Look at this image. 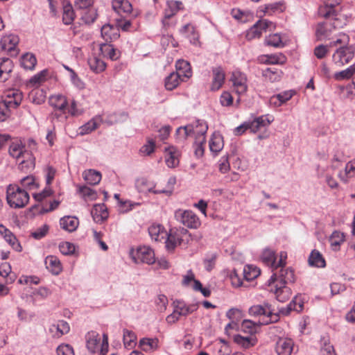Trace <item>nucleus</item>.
<instances>
[{
	"mask_svg": "<svg viewBox=\"0 0 355 355\" xmlns=\"http://www.w3.org/2000/svg\"><path fill=\"white\" fill-rule=\"evenodd\" d=\"M261 273L260 269L254 265H246L243 268V277L247 281H252Z\"/></svg>",
	"mask_w": 355,
	"mask_h": 355,
	"instance_id": "nucleus-54",
	"label": "nucleus"
},
{
	"mask_svg": "<svg viewBox=\"0 0 355 355\" xmlns=\"http://www.w3.org/2000/svg\"><path fill=\"white\" fill-rule=\"evenodd\" d=\"M51 294V291L49 288L45 286H41L38 288L35 289L31 296L33 302L37 301L44 300L46 299Z\"/></svg>",
	"mask_w": 355,
	"mask_h": 355,
	"instance_id": "nucleus-55",
	"label": "nucleus"
},
{
	"mask_svg": "<svg viewBox=\"0 0 355 355\" xmlns=\"http://www.w3.org/2000/svg\"><path fill=\"white\" fill-rule=\"evenodd\" d=\"M279 272H274L268 280L269 283L287 284L294 282V272L290 268L281 267Z\"/></svg>",
	"mask_w": 355,
	"mask_h": 355,
	"instance_id": "nucleus-16",
	"label": "nucleus"
},
{
	"mask_svg": "<svg viewBox=\"0 0 355 355\" xmlns=\"http://www.w3.org/2000/svg\"><path fill=\"white\" fill-rule=\"evenodd\" d=\"M78 218L75 216H65L60 220V227L69 232H74L78 228Z\"/></svg>",
	"mask_w": 355,
	"mask_h": 355,
	"instance_id": "nucleus-35",
	"label": "nucleus"
},
{
	"mask_svg": "<svg viewBox=\"0 0 355 355\" xmlns=\"http://www.w3.org/2000/svg\"><path fill=\"white\" fill-rule=\"evenodd\" d=\"M83 178L87 184L91 185H96L101 180V173L94 169L85 170L83 173Z\"/></svg>",
	"mask_w": 355,
	"mask_h": 355,
	"instance_id": "nucleus-44",
	"label": "nucleus"
},
{
	"mask_svg": "<svg viewBox=\"0 0 355 355\" xmlns=\"http://www.w3.org/2000/svg\"><path fill=\"white\" fill-rule=\"evenodd\" d=\"M23 99L22 93L17 89H9L3 92L2 101L10 109L17 108Z\"/></svg>",
	"mask_w": 355,
	"mask_h": 355,
	"instance_id": "nucleus-15",
	"label": "nucleus"
},
{
	"mask_svg": "<svg viewBox=\"0 0 355 355\" xmlns=\"http://www.w3.org/2000/svg\"><path fill=\"white\" fill-rule=\"evenodd\" d=\"M272 23L266 19H260L257 21L249 30L246 32V38L248 40H252L261 37L262 33L266 31L268 28H270Z\"/></svg>",
	"mask_w": 355,
	"mask_h": 355,
	"instance_id": "nucleus-17",
	"label": "nucleus"
},
{
	"mask_svg": "<svg viewBox=\"0 0 355 355\" xmlns=\"http://www.w3.org/2000/svg\"><path fill=\"white\" fill-rule=\"evenodd\" d=\"M148 233L150 238L159 242H164L167 236V232L159 224H153L148 227Z\"/></svg>",
	"mask_w": 355,
	"mask_h": 355,
	"instance_id": "nucleus-30",
	"label": "nucleus"
},
{
	"mask_svg": "<svg viewBox=\"0 0 355 355\" xmlns=\"http://www.w3.org/2000/svg\"><path fill=\"white\" fill-rule=\"evenodd\" d=\"M230 82L232 83L234 91L236 94L242 95L246 93L248 85L245 73L239 70L234 71L231 75Z\"/></svg>",
	"mask_w": 355,
	"mask_h": 355,
	"instance_id": "nucleus-13",
	"label": "nucleus"
},
{
	"mask_svg": "<svg viewBox=\"0 0 355 355\" xmlns=\"http://www.w3.org/2000/svg\"><path fill=\"white\" fill-rule=\"evenodd\" d=\"M67 103L66 97L62 94H54L49 98L50 105L60 111L64 110Z\"/></svg>",
	"mask_w": 355,
	"mask_h": 355,
	"instance_id": "nucleus-45",
	"label": "nucleus"
},
{
	"mask_svg": "<svg viewBox=\"0 0 355 355\" xmlns=\"http://www.w3.org/2000/svg\"><path fill=\"white\" fill-rule=\"evenodd\" d=\"M212 76L211 89L217 91L222 87L225 83V73L221 67H216L212 69Z\"/></svg>",
	"mask_w": 355,
	"mask_h": 355,
	"instance_id": "nucleus-24",
	"label": "nucleus"
},
{
	"mask_svg": "<svg viewBox=\"0 0 355 355\" xmlns=\"http://www.w3.org/2000/svg\"><path fill=\"white\" fill-rule=\"evenodd\" d=\"M334 29L331 24V21L325 19V21L318 24L316 28V35L318 40H329L332 32Z\"/></svg>",
	"mask_w": 355,
	"mask_h": 355,
	"instance_id": "nucleus-32",
	"label": "nucleus"
},
{
	"mask_svg": "<svg viewBox=\"0 0 355 355\" xmlns=\"http://www.w3.org/2000/svg\"><path fill=\"white\" fill-rule=\"evenodd\" d=\"M262 74L266 79L275 83L280 80L282 72L276 68H267L263 71Z\"/></svg>",
	"mask_w": 355,
	"mask_h": 355,
	"instance_id": "nucleus-57",
	"label": "nucleus"
},
{
	"mask_svg": "<svg viewBox=\"0 0 355 355\" xmlns=\"http://www.w3.org/2000/svg\"><path fill=\"white\" fill-rule=\"evenodd\" d=\"M180 153L174 146H170L165 150V162L168 168H173L179 164Z\"/></svg>",
	"mask_w": 355,
	"mask_h": 355,
	"instance_id": "nucleus-27",
	"label": "nucleus"
},
{
	"mask_svg": "<svg viewBox=\"0 0 355 355\" xmlns=\"http://www.w3.org/2000/svg\"><path fill=\"white\" fill-rule=\"evenodd\" d=\"M9 153L19 162L21 169H31L34 167V157L31 153L26 150L25 146L21 141L15 140L10 142Z\"/></svg>",
	"mask_w": 355,
	"mask_h": 355,
	"instance_id": "nucleus-2",
	"label": "nucleus"
},
{
	"mask_svg": "<svg viewBox=\"0 0 355 355\" xmlns=\"http://www.w3.org/2000/svg\"><path fill=\"white\" fill-rule=\"evenodd\" d=\"M294 343L288 338H280L276 344V352L278 355H291L293 349Z\"/></svg>",
	"mask_w": 355,
	"mask_h": 355,
	"instance_id": "nucleus-25",
	"label": "nucleus"
},
{
	"mask_svg": "<svg viewBox=\"0 0 355 355\" xmlns=\"http://www.w3.org/2000/svg\"><path fill=\"white\" fill-rule=\"evenodd\" d=\"M274 121V117L270 114L258 116L251 121H248L249 130L255 133L263 128L268 127Z\"/></svg>",
	"mask_w": 355,
	"mask_h": 355,
	"instance_id": "nucleus-19",
	"label": "nucleus"
},
{
	"mask_svg": "<svg viewBox=\"0 0 355 355\" xmlns=\"http://www.w3.org/2000/svg\"><path fill=\"white\" fill-rule=\"evenodd\" d=\"M175 220L190 229H197L200 226L198 216L191 210L178 209L174 212Z\"/></svg>",
	"mask_w": 355,
	"mask_h": 355,
	"instance_id": "nucleus-7",
	"label": "nucleus"
},
{
	"mask_svg": "<svg viewBox=\"0 0 355 355\" xmlns=\"http://www.w3.org/2000/svg\"><path fill=\"white\" fill-rule=\"evenodd\" d=\"M101 33L103 40L107 42L116 40L120 36L119 28L109 24L102 26Z\"/></svg>",
	"mask_w": 355,
	"mask_h": 355,
	"instance_id": "nucleus-29",
	"label": "nucleus"
},
{
	"mask_svg": "<svg viewBox=\"0 0 355 355\" xmlns=\"http://www.w3.org/2000/svg\"><path fill=\"white\" fill-rule=\"evenodd\" d=\"M173 312L166 318L168 324L177 322L180 317H186L198 309V303L187 304L184 301L175 300L172 303Z\"/></svg>",
	"mask_w": 355,
	"mask_h": 355,
	"instance_id": "nucleus-5",
	"label": "nucleus"
},
{
	"mask_svg": "<svg viewBox=\"0 0 355 355\" xmlns=\"http://www.w3.org/2000/svg\"><path fill=\"white\" fill-rule=\"evenodd\" d=\"M176 71L182 77V80H187L192 75L190 63L184 60H179L175 64Z\"/></svg>",
	"mask_w": 355,
	"mask_h": 355,
	"instance_id": "nucleus-38",
	"label": "nucleus"
},
{
	"mask_svg": "<svg viewBox=\"0 0 355 355\" xmlns=\"http://www.w3.org/2000/svg\"><path fill=\"white\" fill-rule=\"evenodd\" d=\"M130 256L136 263H146L152 264L155 263V253L153 250L146 245L140 246L137 250H131Z\"/></svg>",
	"mask_w": 355,
	"mask_h": 355,
	"instance_id": "nucleus-12",
	"label": "nucleus"
},
{
	"mask_svg": "<svg viewBox=\"0 0 355 355\" xmlns=\"http://www.w3.org/2000/svg\"><path fill=\"white\" fill-rule=\"evenodd\" d=\"M234 342L241 348L247 349L254 347L257 343L255 335L242 336L236 334L233 337Z\"/></svg>",
	"mask_w": 355,
	"mask_h": 355,
	"instance_id": "nucleus-22",
	"label": "nucleus"
},
{
	"mask_svg": "<svg viewBox=\"0 0 355 355\" xmlns=\"http://www.w3.org/2000/svg\"><path fill=\"white\" fill-rule=\"evenodd\" d=\"M249 314L252 316H265L266 318L263 322L265 324L275 322L279 320V315L273 313V310L268 303L252 306L249 309Z\"/></svg>",
	"mask_w": 355,
	"mask_h": 355,
	"instance_id": "nucleus-10",
	"label": "nucleus"
},
{
	"mask_svg": "<svg viewBox=\"0 0 355 355\" xmlns=\"http://www.w3.org/2000/svg\"><path fill=\"white\" fill-rule=\"evenodd\" d=\"M20 63L21 67L25 69L33 70L37 64V59L33 53H26L21 55Z\"/></svg>",
	"mask_w": 355,
	"mask_h": 355,
	"instance_id": "nucleus-48",
	"label": "nucleus"
},
{
	"mask_svg": "<svg viewBox=\"0 0 355 355\" xmlns=\"http://www.w3.org/2000/svg\"><path fill=\"white\" fill-rule=\"evenodd\" d=\"M183 3L180 1L171 0L166 2V8L164 10V19L162 20L164 26L168 24L166 19L174 16L178 11L183 9Z\"/></svg>",
	"mask_w": 355,
	"mask_h": 355,
	"instance_id": "nucleus-23",
	"label": "nucleus"
},
{
	"mask_svg": "<svg viewBox=\"0 0 355 355\" xmlns=\"http://www.w3.org/2000/svg\"><path fill=\"white\" fill-rule=\"evenodd\" d=\"M209 146L210 151L217 155L224 147L223 136L218 132H214L210 138Z\"/></svg>",
	"mask_w": 355,
	"mask_h": 355,
	"instance_id": "nucleus-34",
	"label": "nucleus"
},
{
	"mask_svg": "<svg viewBox=\"0 0 355 355\" xmlns=\"http://www.w3.org/2000/svg\"><path fill=\"white\" fill-rule=\"evenodd\" d=\"M319 15L331 21V26L334 28H341L347 24V17L341 13L337 12L334 9L327 8H320Z\"/></svg>",
	"mask_w": 355,
	"mask_h": 355,
	"instance_id": "nucleus-9",
	"label": "nucleus"
},
{
	"mask_svg": "<svg viewBox=\"0 0 355 355\" xmlns=\"http://www.w3.org/2000/svg\"><path fill=\"white\" fill-rule=\"evenodd\" d=\"M355 75V62L344 70L334 73V78L336 80H348Z\"/></svg>",
	"mask_w": 355,
	"mask_h": 355,
	"instance_id": "nucleus-56",
	"label": "nucleus"
},
{
	"mask_svg": "<svg viewBox=\"0 0 355 355\" xmlns=\"http://www.w3.org/2000/svg\"><path fill=\"white\" fill-rule=\"evenodd\" d=\"M259 62L266 64H284L286 57L282 53L262 55L258 58Z\"/></svg>",
	"mask_w": 355,
	"mask_h": 355,
	"instance_id": "nucleus-31",
	"label": "nucleus"
},
{
	"mask_svg": "<svg viewBox=\"0 0 355 355\" xmlns=\"http://www.w3.org/2000/svg\"><path fill=\"white\" fill-rule=\"evenodd\" d=\"M269 286L279 302H286L291 295V289L286 284L269 283Z\"/></svg>",
	"mask_w": 355,
	"mask_h": 355,
	"instance_id": "nucleus-20",
	"label": "nucleus"
},
{
	"mask_svg": "<svg viewBox=\"0 0 355 355\" xmlns=\"http://www.w3.org/2000/svg\"><path fill=\"white\" fill-rule=\"evenodd\" d=\"M180 32L188 37L192 44L195 46L199 44V35L196 32V28L193 24H185L180 28Z\"/></svg>",
	"mask_w": 355,
	"mask_h": 355,
	"instance_id": "nucleus-33",
	"label": "nucleus"
},
{
	"mask_svg": "<svg viewBox=\"0 0 355 355\" xmlns=\"http://www.w3.org/2000/svg\"><path fill=\"white\" fill-rule=\"evenodd\" d=\"M265 42L268 46L277 48H281L284 46L282 37L278 33L272 34L266 37L265 39Z\"/></svg>",
	"mask_w": 355,
	"mask_h": 355,
	"instance_id": "nucleus-61",
	"label": "nucleus"
},
{
	"mask_svg": "<svg viewBox=\"0 0 355 355\" xmlns=\"http://www.w3.org/2000/svg\"><path fill=\"white\" fill-rule=\"evenodd\" d=\"M123 344L126 348H132L135 345L137 336L135 334L130 330H123Z\"/></svg>",
	"mask_w": 355,
	"mask_h": 355,
	"instance_id": "nucleus-62",
	"label": "nucleus"
},
{
	"mask_svg": "<svg viewBox=\"0 0 355 355\" xmlns=\"http://www.w3.org/2000/svg\"><path fill=\"white\" fill-rule=\"evenodd\" d=\"M112 8L119 14H129L132 11V4L128 0H112Z\"/></svg>",
	"mask_w": 355,
	"mask_h": 355,
	"instance_id": "nucleus-42",
	"label": "nucleus"
},
{
	"mask_svg": "<svg viewBox=\"0 0 355 355\" xmlns=\"http://www.w3.org/2000/svg\"><path fill=\"white\" fill-rule=\"evenodd\" d=\"M329 47L341 48L342 46H349V36L344 33H339L336 36L330 38Z\"/></svg>",
	"mask_w": 355,
	"mask_h": 355,
	"instance_id": "nucleus-39",
	"label": "nucleus"
},
{
	"mask_svg": "<svg viewBox=\"0 0 355 355\" xmlns=\"http://www.w3.org/2000/svg\"><path fill=\"white\" fill-rule=\"evenodd\" d=\"M92 214L94 220L97 223L103 222L108 217V212L104 204L95 205Z\"/></svg>",
	"mask_w": 355,
	"mask_h": 355,
	"instance_id": "nucleus-41",
	"label": "nucleus"
},
{
	"mask_svg": "<svg viewBox=\"0 0 355 355\" xmlns=\"http://www.w3.org/2000/svg\"><path fill=\"white\" fill-rule=\"evenodd\" d=\"M88 64L91 71L95 73H100L106 69L105 62L98 56L92 55L88 58Z\"/></svg>",
	"mask_w": 355,
	"mask_h": 355,
	"instance_id": "nucleus-37",
	"label": "nucleus"
},
{
	"mask_svg": "<svg viewBox=\"0 0 355 355\" xmlns=\"http://www.w3.org/2000/svg\"><path fill=\"white\" fill-rule=\"evenodd\" d=\"M355 55V46L352 44L337 48L332 55V62L339 67L350 62Z\"/></svg>",
	"mask_w": 355,
	"mask_h": 355,
	"instance_id": "nucleus-8",
	"label": "nucleus"
},
{
	"mask_svg": "<svg viewBox=\"0 0 355 355\" xmlns=\"http://www.w3.org/2000/svg\"><path fill=\"white\" fill-rule=\"evenodd\" d=\"M19 41L17 35L12 33L6 34L1 37L0 45L3 51L10 53L12 55H17V46Z\"/></svg>",
	"mask_w": 355,
	"mask_h": 355,
	"instance_id": "nucleus-18",
	"label": "nucleus"
},
{
	"mask_svg": "<svg viewBox=\"0 0 355 355\" xmlns=\"http://www.w3.org/2000/svg\"><path fill=\"white\" fill-rule=\"evenodd\" d=\"M308 261L309 265L313 267L324 268L326 266V262L322 254L317 250L311 251Z\"/></svg>",
	"mask_w": 355,
	"mask_h": 355,
	"instance_id": "nucleus-43",
	"label": "nucleus"
},
{
	"mask_svg": "<svg viewBox=\"0 0 355 355\" xmlns=\"http://www.w3.org/2000/svg\"><path fill=\"white\" fill-rule=\"evenodd\" d=\"M100 50L104 56L112 60H116L119 58L121 55L120 51L115 49L112 44H101Z\"/></svg>",
	"mask_w": 355,
	"mask_h": 355,
	"instance_id": "nucleus-49",
	"label": "nucleus"
},
{
	"mask_svg": "<svg viewBox=\"0 0 355 355\" xmlns=\"http://www.w3.org/2000/svg\"><path fill=\"white\" fill-rule=\"evenodd\" d=\"M20 184L22 189H25L27 191L35 189L37 187L35 178L32 175H28L23 178L20 180Z\"/></svg>",
	"mask_w": 355,
	"mask_h": 355,
	"instance_id": "nucleus-64",
	"label": "nucleus"
},
{
	"mask_svg": "<svg viewBox=\"0 0 355 355\" xmlns=\"http://www.w3.org/2000/svg\"><path fill=\"white\" fill-rule=\"evenodd\" d=\"M75 14L71 4L69 2L63 3L62 21L66 25L71 24L74 20Z\"/></svg>",
	"mask_w": 355,
	"mask_h": 355,
	"instance_id": "nucleus-51",
	"label": "nucleus"
},
{
	"mask_svg": "<svg viewBox=\"0 0 355 355\" xmlns=\"http://www.w3.org/2000/svg\"><path fill=\"white\" fill-rule=\"evenodd\" d=\"M317 173L318 177L325 178V181L330 188L336 189L338 187V184L337 181L328 171H326L324 168L319 166L317 169Z\"/></svg>",
	"mask_w": 355,
	"mask_h": 355,
	"instance_id": "nucleus-58",
	"label": "nucleus"
},
{
	"mask_svg": "<svg viewBox=\"0 0 355 355\" xmlns=\"http://www.w3.org/2000/svg\"><path fill=\"white\" fill-rule=\"evenodd\" d=\"M69 330V324L64 320H59L57 323L51 324L49 328L51 334L55 338L61 337L67 334Z\"/></svg>",
	"mask_w": 355,
	"mask_h": 355,
	"instance_id": "nucleus-36",
	"label": "nucleus"
},
{
	"mask_svg": "<svg viewBox=\"0 0 355 355\" xmlns=\"http://www.w3.org/2000/svg\"><path fill=\"white\" fill-rule=\"evenodd\" d=\"M48 75L49 71L47 69H44L32 76L30 78L28 83L32 87H38L46 80Z\"/></svg>",
	"mask_w": 355,
	"mask_h": 355,
	"instance_id": "nucleus-59",
	"label": "nucleus"
},
{
	"mask_svg": "<svg viewBox=\"0 0 355 355\" xmlns=\"http://www.w3.org/2000/svg\"><path fill=\"white\" fill-rule=\"evenodd\" d=\"M276 254L275 252L270 248H265L261 255V259L263 263L269 266L274 270L275 265L276 264Z\"/></svg>",
	"mask_w": 355,
	"mask_h": 355,
	"instance_id": "nucleus-40",
	"label": "nucleus"
},
{
	"mask_svg": "<svg viewBox=\"0 0 355 355\" xmlns=\"http://www.w3.org/2000/svg\"><path fill=\"white\" fill-rule=\"evenodd\" d=\"M139 347L146 352L155 351L158 348L157 338H143L139 340Z\"/></svg>",
	"mask_w": 355,
	"mask_h": 355,
	"instance_id": "nucleus-46",
	"label": "nucleus"
},
{
	"mask_svg": "<svg viewBox=\"0 0 355 355\" xmlns=\"http://www.w3.org/2000/svg\"><path fill=\"white\" fill-rule=\"evenodd\" d=\"M6 200L10 207H24L30 200L28 192L16 184H10L6 189Z\"/></svg>",
	"mask_w": 355,
	"mask_h": 355,
	"instance_id": "nucleus-3",
	"label": "nucleus"
},
{
	"mask_svg": "<svg viewBox=\"0 0 355 355\" xmlns=\"http://www.w3.org/2000/svg\"><path fill=\"white\" fill-rule=\"evenodd\" d=\"M189 234V231L184 227L171 229L167 232V236L164 243L168 251L173 250L178 245H180Z\"/></svg>",
	"mask_w": 355,
	"mask_h": 355,
	"instance_id": "nucleus-11",
	"label": "nucleus"
},
{
	"mask_svg": "<svg viewBox=\"0 0 355 355\" xmlns=\"http://www.w3.org/2000/svg\"><path fill=\"white\" fill-rule=\"evenodd\" d=\"M87 348L91 353L101 352V354L105 355L109 349L108 336L103 334L102 339L99 334L96 331L88 332L86 335Z\"/></svg>",
	"mask_w": 355,
	"mask_h": 355,
	"instance_id": "nucleus-6",
	"label": "nucleus"
},
{
	"mask_svg": "<svg viewBox=\"0 0 355 355\" xmlns=\"http://www.w3.org/2000/svg\"><path fill=\"white\" fill-rule=\"evenodd\" d=\"M0 235L13 250L17 252L22 250V247L15 235L3 224H0Z\"/></svg>",
	"mask_w": 355,
	"mask_h": 355,
	"instance_id": "nucleus-21",
	"label": "nucleus"
},
{
	"mask_svg": "<svg viewBox=\"0 0 355 355\" xmlns=\"http://www.w3.org/2000/svg\"><path fill=\"white\" fill-rule=\"evenodd\" d=\"M127 114L125 112L121 113H113L108 115L107 118L104 121L108 125H112L116 123L123 122L127 119ZM103 123V119L102 116L96 115L94 116L91 120L88 122L83 125L79 128V135H85L91 133L96 128H98L101 123Z\"/></svg>",
	"mask_w": 355,
	"mask_h": 355,
	"instance_id": "nucleus-1",
	"label": "nucleus"
},
{
	"mask_svg": "<svg viewBox=\"0 0 355 355\" xmlns=\"http://www.w3.org/2000/svg\"><path fill=\"white\" fill-rule=\"evenodd\" d=\"M77 187L79 193L85 200H94L96 198L97 194L94 189L85 185H78Z\"/></svg>",
	"mask_w": 355,
	"mask_h": 355,
	"instance_id": "nucleus-63",
	"label": "nucleus"
},
{
	"mask_svg": "<svg viewBox=\"0 0 355 355\" xmlns=\"http://www.w3.org/2000/svg\"><path fill=\"white\" fill-rule=\"evenodd\" d=\"M46 268L53 275H58L62 271V266L60 259L54 255H49L45 258Z\"/></svg>",
	"mask_w": 355,
	"mask_h": 355,
	"instance_id": "nucleus-26",
	"label": "nucleus"
},
{
	"mask_svg": "<svg viewBox=\"0 0 355 355\" xmlns=\"http://www.w3.org/2000/svg\"><path fill=\"white\" fill-rule=\"evenodd\" d=\"M320 352L322 355H336L334 347L328 336H322L320 338Z\"/></svg>",
	"mask_w": 355,
	"mask_h": 355,
	"instance_id": "nucleus-52",
	"label": "nucleus"
},
{
	"mask_svg": "<svg viewBox=\"0 0 355 355\" xmlns=\"http://www.w3.org/2000/svg\"><path fill=\"white\" fill-rule=\"evenodd\" d=\"M355 175V159L349 162L345 168V171L340 172L338 174L339 178L340 180L344 182H347L348 181V179Z\"/></svg>",
	"mask_w": 355,
	"mask_h": 355,
	"instance_id": "nucleus-53",
	"label": "nucleus"
},
{
	"mask_svg": "<svg viewBox=\"0 0 355 355\" xmlns=\"http://www.w3.org/2000/svg\"><path fill=\"white\" fill-rule=\"evenodd\" d=\"M329 241L331 249L338 251L340 250V245L345 241V235L343 232L335 230L329 236Z\"/></svg>",
	"mask_w": 355,
	"mask_h": 355,
	"instance_id": "nucleus-47",
	"label": "nucleus"
},
{
	"mask_svg": "<svg viewBox=\"0 0 355 355\" xmlns=\"http://www.w3.org/2000/svg\"><path fill=\"white\" fill-rule=\"evenodd\" d=\"M154 304L157 312L164 313L168 304V297L164 294H159L155 297Z\"/></svg>",
	"mask_w": 355,
	"mask_h": 355,
	"instance_id": "nucleus-60",
	"label": "nucleus"
},
{
	"mask_svg": "<svg viewBox=\"0 0 355 355\" xmlns=\"http://www.w3.org/2000/svg\"><path fill=\"white\" fill-rule=\"evenodd\" d=\"M156 184L153 181H150L146 178H141L136 182L137 189L139 193L147 194L153 193L154 194L164 193L167 196L171 194V190L155 189Z\"/></svg>",
	"mask_w": 355,
	"mask_h": 355,
	"instance_id": "nucleus-14",
	"label": "nucleus"
},
{
	"mask_svg": "<svg viewBox=\"0 0 355 355\" xmlns=\"http://www.w3.org/2000/svg\"><path fill=\"white\" fill-rule=\"evenodd\" d=\"M185 80H182V77L179 73L172 72L165 78V87L167 90L171 91L179 85L180 81Z\"/></svg>",
	"mask_w": 355,
	"mask_h": 355,
	"instance_id": "nucleus-50",
	"label": "nucleus"
},
{
	"mask_svg": "<svg viewBox=\"0 0 355 355\" xmlns=\"http://www.w3.org/2000/svg\"><path fill=\"white\" fill-rule=\"evenodd\" d=\"M13 69L12 61L8 58H0V82H5L10 76Z\"/></svg>",
	"mask_w": 355,
	"mask_h": 355,
	"instance_id": "nucleus-28",
	"label": "nucleus"
},
{
	"mask_svg": "<svg viewBox=\"0 0 355 355\" xmlns=\"http://www.w3.org/2000/svg\"><path fill=\"white\" fill-rule=\"evenodd\" d=\"M207 130L208 125L205 121L196 120L187 125L179 127L176 130V134L182 140L189 137L197 140L200 137H205Z\"/></svg>",
	"mask_w": 355,
	"mask_h": 355,
	"instance_id": "nucleus-4",
	"label": "nucleus"
}]
</instances>
